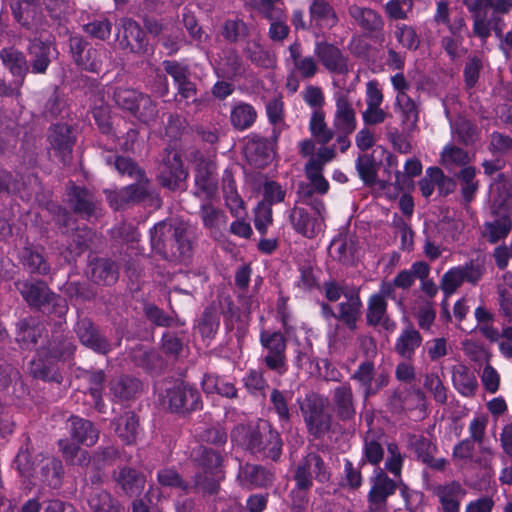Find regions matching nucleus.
<instances>
[{"label":"nucleus","mask_w":512,"mask_h":512,"mask_svg":"<svg viewBox=\"0 0 512 512\" xmlns=\"http://www.w3.org/2000/svg\"><path fill=\"white\" fill-rule=\"evenodd\" d=\"M13 466L23 483L34 484L33 480L37 479L52 489H59L63 484V463L51 454H32L28 448H20L13 460Z\"/></svg>","instance_id":"nucleus-1"},{"label":"nucleus","mask_w":512,"mask_h":512,"mask_svg":"<svg viewBox=\"0 0 512 512\" xmlns=\"http://www.w3.org/2000/svg\"><path fill=\"white\" fill-rule=\"evenodd\" d=\"M242 448L255 459L278 464L282 461L284 441L280 432L269 422L260 420L255 426L237 428Z\"/></svg>","instance_id":"nucleus-2"},{"label":"nucleus","mask_w":512,"mask_h":512,"mask_svg":"<svg viewBox=\"0 0 512 512\" xmlns=\"http://www.w3.org/2000/svg\"><path fill=\"white\" fill-rule=\"evenodd\" d=\"M152 250L170 262H184L192 255L191 232L184 223L160 221L150 229Z\"/></svg>","instance_id":"nucleus-3"},{"label":"nucleus","mask_w":512,"mask_h":512,"mask_svg":"<svg viewBox=\"0 0 512 512\" xmlns=\"http://www.w3.org/2000/svg\"><path fill=\"white\" fill-rule=\"evenodd\" d=\"M193 462L198 469L194 473V488L203 498L215 496L220 491V482L224 479V449H213L199 445L193 451Z\"/></svg>","instance_id":"nucleus-4"},{"label":"nucleus","mask_w":512,"mask_h":512,"mask_svg":"<svg viewBox=\"0 0 512 512\" xmlns=\"http://www.w3.org/2000/svg\"><path fill=\"white\" fill-rule=\"evenodd\" d=\"M14 285L32 310L65 320L69 309L66 299L52 291L45 281L39 279L17 280Z\"/></svg>","instance_id":"nucleus-5"},{"label":"nucleus","mask_w":512,"mask_h":512,"mask_svg":"<svg viewBox=\"0 0 512 512\" xmlns=\"http://www.w3.org/2000/svg\"><path fill=\"white\" fill-rule=\"evenodd\" d=\"M165 74H156L155 87L159 96L164 97L169 93L167 75L172 78L173 86L176 89V96L180 100H196L198 94L197 84L193 80V73L190 65L180 60H163L161 63Z\"/></svg>","instance_id":"nucleus-6"},{"label":"nucleus","mask_w":512,"mask_h":512,"mask_svg":"<svg viewBox=\"0 0 512 512\" xmlns=\"http://www.w3.org/2000/svg\"><path fill=\"white\" fill-rule=\"evenodd\" d=\"M164 403L170 413L179 417H189L203 409L202 395L199 389L186 381L178 380L165 390Z\"/></svg>","instance_id":"nucleus-7"},{"label":"nucleus","mask_w":512,"mask_h":512,"mask_svg":"<svg viewBox=\"0 0 512 512\" xmlns=\"http://www.w3.org/2000/svg\"><path fill=\"white\" fill-rule=\"evenodd\" d=\"M300 410L307 432L314 439H322L330 432L332 416L327 411V400L323 396L314 392L306 394Z\"/></svg>","instance_id":"nucleus-8"},{"label":"nucleus","mask_w":512,"mask_h":512,"mask_svg":"<svg viewBox=\"0 0 512 512\" xmlns=\"http://www.w3.org/2000/svg\"><path fill=\"white\" fill-rule=\"evenodd\" d=\"M259 342L264 354L260 361L265 367L279 376L288 372L289 365L286 356L287 338L281 331L261 330Z\"/></svg>","instance_id":"nucleus-9"},{"label":"nucleus","mask_w":512,"mask_h":512,"mask_svg":"<svg viewBox=\"0 0 512 512\" xmlns=\"http://www.w3.org/2000/svg\"><path fill=\"white\" fill-rule=\"evenodd\" d=\"M332 471L324 455L318 450H306L293 468L292 480L314 486V481L325 484L330 481Z\"/></svg>","instance_id":"nucleus-10"},{"label":"nucleus","mask_w":512,"mask_h":512,"mask_svg":"<svg viewBox=\"0 0 512 512\" xmlns=\"http://www.w3.org/2000/svg\"><path fill=\"white\" fill-rule=\"evenodd\" d=\"M227 309L225 310L222 301H212L207 305L195 323V330L199 333L202 340L208 344L215 339L220 328V316L224 318L231 317L233 313L234 304L228 297L225 299Z\"/></svg>","instance_id":"nucleus-11"},{"label":"nucleus","mask_w":512,"mask_h":512,"mask_svg":"<svg viewBox=\"0 0 512 512\" xmlns=\"http://www.w3.org/2000/svg\"><path fill=\"white\" fill-rule=\"evenodd\" d=\"M350 379L355 381L362 390L364 401L369 400L388 386L390 377L385 371L377 372L375 363L371 359H365L359 363Z\"/></svg>","instance_id":"nucleus-12"},{"label":"nucleus","mask_w":512,"mask_h":512,"mask_svg":"<svg viewBox=\"0 0 512 512\" xmlns=\"http://www.w3.org/2000/svg\"><path fill=\"white\" fill-rule=\"evenodd\" d=\"M116 40L119 48L127 53L144 55L149 50V41L145 30L132 18H121Z\"/></svg>","instance_id":"nucleus-13"},{"label":"nucleus","mask_w":512,"mask_h":512,"mask_svg":"<svg viewBox=\"0 0 512 512\" xmlns=\"http://www.w3.org/2000/svg\"><path fill=\"white\" fill-rule=\"evenodd\" d=\"M281 135L280 128H272L270 137L251 133L246 137L245 154L257 166L267 165L274 153Z\"/></svg>","instance_id":"nucleus-14"},{"label":"nucleus","mask_w":512,"mask_h":512,"mask_svg":"<svg viewBox=\"0 0 512 512\" xmlns=\"http://www.w3.org/2000/svg\"><path fill=\"white\" fill-rule=\"evenodd\" d=\"M47 141L54 156L64 165L70 163L77 135L72 125L55 123L49 127Z\"/></svg>","instance_id":"nucleus-15"},{"label":"nucleus","mask_w":512,"mask_h":512,"mask_svg":"<svg viewBox=\"0 0 512 512\" xmlns=\"http://www.w3.org/2000/svg\"><path fill=\"white\" fill-rule=\"evenodd\" d=\"M69 48L76 65L83 70L99 73L102 69L101 51L93 47L83 36L69 38Z\"/></svg>","instance_id":"nucleus-16"},{"label":"nucleus","mask_w":512,"mask_h":512,"mask_svg":"<svg viewBox=\"0 0 512 512\" xmlns=\"http://www.w3.org/2000/svg\"><path fill=\"white\" fill-rule=\"evenodd\" d=\"M397 483L383 470L371 478V488L367 495L368 512H387L388 498L395 494Z\"/></svg>","instance_id":"nucleus-17"},{"label":"nucleus","mask_w":512,"mask_h":512,"mask_svg":"<svg viewBox=\"0 0 512 512\" xmlns=\"http://www.w3.org/2000/svg\"><path fill=\"white\" fill-rule=\"evenodd\" d=\"M66 195L68 205L74 214L85 220H90L96 215L99 201L91 190L71 183L67 187Z\"/></svg>","instance_id":"nucleus-18"},{"label":"nucleus","mask_w":512,"mask_h":512,"mask_svg":"<svg viewBox=\"0 0 512 512\" xmlns=\"http://www.w3.org/2000/svg\"><path fill=\"white\" fill-rule=\"evenodd\" d=\"M314 55L321 65L330 73L344 75L349 71L348 57L333 43L325 40L316 41Z\"/></svg>","instance_id":"nucleus-19"},{"label":"nucleus","mask_w":512,"mask_h":512,"mask_svg":"<svg viewBox=\"0 0 512 512\" xmlns=\"http://www.w3.org/2000/svg\"><path fill=\"white\" fill-rule=\"evenodd\" d=\"M308 12L311 31L316 36L330 31L339 23L336 10L327 0H312Z\"/></svg>","instance_id":"nucleus-20"},{"label":"nucleus","mask_w":512,"mask_h":512,"mask_svg":"<svg viewBox=\"0 0 512 512\" xmlns=\"http://www.w3.org/2000/svg\"><path fill=\"white\" fill-rule=\"evenodd\" d=\"M74 329L80 343L95 353L105 355L111 351L110 342L91 319L87 317L79 319Z\"/></svg>","instance_id":"nucleus-21"},{"label":"nucleus","mask_w":512,"mask_h":512,"mask_svg":"<svg viewBox=\"0 0 512 512\" xmlns=\"http://www.w3.org/2000/svg\"><path fill=\"white\" fill-rule=\"evenodd\" d=\"M410 447L416 460L427 468L437 472H443L446 469L448 460L443 457L435 458V454L438 452L437 444L427 437L414 436L410 441Z\"/></svg>","instance_id":"nucleus-22"},{"label":"nucleus","mask_w":512,"mask_h":512,"mask_svg":"<svg viewBox=\"0 0 512 512\" xmlns=\"http://www.w3.org/2000/svg\"><path fill=\"white\" fill-rule=\"evenodd\" d=\"M18 260L23 269L30 275L48 276L51 264L45 254L44 248L27 243L19 252Z\"/></svg>","instance_id":"nucleus-23"},{"label":"nucleus","mask_w":512,"mask_h":512,"mask_svg":"<svg viewBox=\"0 0 512 512\" xmlns=\"http://www.w3.org/2000/svg\"><path fill=\"white\" fill-rule=\"evenodd\" d=\"M112 478L119 489L118 493L129 498L138 497L146 483L145 475L141 471L129 466H123L114 471Z\"/></svg>","instance_id":"nucleus-24"},{"label":"nucleus","mask_w":512,"mask_h":512,"mask_svg":"<svg viewBox=\"0 0 512 512\" xmlns=\"http://www.w3.org/2000/svg\"><path fill=\"white\" fill-rule=\"evenodd\" d=\"M237 477L244 487L268 488L275 481V472L262 464L245 463L240 466Z\"/></svg>","instance_id":"nucleus-25"},{"label":"nucleus","mask_w":512,"mask_h":512,"mask_svg":"<svg viewBox=\"0 0 512 512\" xmlns=\"http://www.w3.org/2000/svg\"><path fill=\"white\" fill-rule=\"evenodd\" d=\"M491 213L494 219L484 223L483 236L489 243L495 244L509 235L512 230V220L502 204L496 206L494 202Z\"/></svg>","instance_id":"nucleus-26"},{"label":"nucleus","mask_w":512,"mask_h":512,"mask_svg":"<svg viewBox=\"0 0 512 512\" xmlns=\"http://www.w3.org/2000/svg\"><path fill=\"white\" fill-rule=\"evenodd\" d=\"M187 176L188 172L184 169L180 156L175 154L160 164L157 180L163 188L175 191L181 188Z\"/></svg>","instance_id":"nucleus-27"},{"label":"nucleus","mask_w":512,"mask_h":512,"mask_svg":"<svg viewBox=\"0 0 512 512\" xmlns=\"http://www.w3.org/2000/svg\"><path fill=\"white\" fill-rule=\"evenodd\" d=\"M76 351L71 337L63 331H53L47 343L39 348V355H46L57 362L69 361Z\"/></svg>","instance_id":"nucleus-28"},{"label":"nucleus","mask_w":512,"mask_h":512,"mask_svg":"<svg viewBox=\"0 0 512 512\" xmlns=\"http://www.w3.org/2000/svg\"><path fill=\"white\" fill-rule=\"evenodd\" d=\"M332 408L338 420L342 422L354 421L356 404L354 394L349 382H344L332 391Z\"/></svg>","instance_id":"nucleus-29"},{"label":"nucleus","mask_w":512,"mask_h":512,"mask_svg":"<svg viewBox=\"0 0 512 512\" xmlns=\"http://www.w3.org/2000/svg\"><path fill=\"white\" fill-rule=\"evenodd\" d=\"M345 301L338 304L337 320L343 323L350 331L357 328V322L361 318L363 302L360 289L352 287L349 293L344 294Z\"/></svg>","instance_id":"nucleus-30"},{"label":"nucleus","mask_w":512,"mask_h":512,"mask_svg":"<svg viewBox=\"0 0 512 512\" xmlns=\"http://www.w3.org/2000/svg\"><path fill=\"white\" fill-rule=\"evenodd\" d=\"M218 193V181L208 164H199L194 172L193 194L200 201H212Z\"/></svg>","instance_id":"nucleus-31"},{"label":"nucleus","mask_w":512,"mask_h":512,"mask_svg":"<svg viewBox=\"0 0 512 512\" xmlns=\"http://www.w3.org/2000/svg\"><path fill=\"white\" fill-rule=\"evenodd\" d=\"M51 42L34 38L29 41L27 54L28 64L32 74H46L51 64Z\"/></svg>","instance_id":"nucleus-32"},{"label":"nucleus","mask_w":512,"mask_h":512,"mask_svg":"<svg viewBox=\"0 0 512 512\" xmlns=\"http://www.w3.org/2000/svg\"><path fill=\"white\" fill-rule=\"evenodd\" d=\"M71 440L87 447L94 446L99 439V430L92 421L71 415L67 421Z\"/></svg>","instance_id":"nucleus-33"},{"label":"nucleus","mask_w":512,"mask_h":512,"mask_svg":"<svg viewBox=\"0 0 512 512\" xmlns=\"http://www.w3.org/2000/svg\"><path fill=\"white\" fill-rule=\"evenodd\" d=\"M0 59L15 79L16 85H23L30 72L25 54L15 47H5L0 50Z\"/></svg>","instance_id":"nucleus-34"},{"label":"nucleus","mask_w":512,"mask_h":512,"mask_svg":"<svg viewBox=\"0 0 512 512\" xmlns=\"http://www.w3.org/2000/svg\"><path fill=\"white\" fill-rule=\"evenodd\" d=\"M348 14L366 35L371 36L383 30L382 16L371 8L352 4L348 7Z\"/></svg>","instance_id":"nucleus-35"},{"label":"nucleus","mask_w":512,"mask_h":512,"mask_svg":"<svg viewBox=\"0 0 512 512\" xmlns=\"http://www.w3.org/2000/svg\"><path fill=\"white\" fill-rule=\"evenodd\" d=\"M434 494L438 497L443 512H459L460 501L466 491L458 481L452 480L436 486Z\"/></svg>","instance_id":"nucleus-36"},{"label":"nucleus","mask_w":512,"mask_h":512,"mask_svg":"<svg viewBox=\"0 0 512 512\" xmlns=\"http://www.w3.org/2000/svg\"><path fill=\"white\" fill-rule=\"evenodd\" d=\"M423 337L410 323L404 327L394 344V351L402 358L411 361L416 350L421 346Z\"/></svg>","instance_id":"nucleus-37"},{"label":"nucleus","mask_w":512,"mask_h":512,"mask_svg":"<svg viewBox=\"0 0 512 512\" xmlns=\"http://www.w3.org/2000/svg\"><path fill=\"white\" fill-rule=\"evenodd\" d=\"M258 113L255 107L245 101L237 100L231 105L229 120L236 131L250 129L257 121Z\"/></svg>","instance_id":"nucleus-38"},{"label":"nucleus","mask_w":512,"mask_h":512,"mask_svg":"<svg viewBox=\"0 0 512 512\" xmlns=\"http://www.w3.org/2000/svg\"><path fill=\"white\" fill-rule=\"evenodd\" d=\"M30 372L34 378L45 382L61 384L63 381L58 362L46 355H39V349L37 350V357L31 361Z\"/></svg>","instance_id":"nucleus-39"},{"label":"nucleus","mask_w":512,"mask_h":512,"mask_svg":"<svg viewBox=\"0 0 512 512\" xmlns=\"http://www.w3.org/2000/svg\"><path fill=\"white\" fill-rule=\"evenodd\" d=\"M356 114L347 97L340 95L336 99V110L333 119V126L336 131L352 134L356 129Z\"/></svg>","instance_id":"nucleus-40"},{"label":"nucleus","mask_w":512,"mask_h":512,"mask_svg":"<svg viewBox=\"0 0 512 512\" xmlns=\"http://www.w3.org/2000/svg\"><path fill=\"white\" fill-rule=\"evenodd\" d=\"M10 7L14 19L27 29L40 20L41 7L38 0H11Z\"/></svg>","instance_id":"nucleus-41"},{"label":"nucleus","mask_w":512,"mask_h":512,"mask_svg":"<svg viewBox=\"0 0 512 512\" xmlns=\"http://www.w3.org/2000/svg\"><path fill=\"white\" fill-rule=\"evenodd\" d=\"M87 504L93 512H123L120 502L109 491L101 487L89 489Z\"/></svg>","instance_id":"nucleus-42"},{"label":"nucleus","mask_w":512,"mask_h":512,"mask_svg":"<svg viewBox=\"0 0 512 512\" xmlns=\"http://www.w3.org/2000/svg\"><path fill=\"white\" fill-rule=\"evenodd\" d=\"M42 329L32 317L19 320L16 324V341L22 349L32 350L41 337Z\"/></svg>","instance_id":"nucleus-43"},{"label":"nucleus","mask_w":512,"mask_h":512,"mask_svg":"<svg viewBox=\"0 0 512 512\" xmlns=\"http://www.w3.org/2000/svg\"><path fill=\"white\" fill-rule=\"evenodd\" d=\"M288 219L296 233L308 239L316 236L315 226L318 219L311 216L307 209L294 206L289 210Z\"/></svg>","instance_id":"nucleus-44"},{"label":"nucleus","mask_w":512,"mask_h":512,"mask_svg":"<svg viewBox=\"0 0 512 512\" xmlns=\"http://www.w3.org/2000/svg\"><path fill=\"white\" fill-rule=\"evenodd\" d=\"M222 192L225 205L234 216H239L244 210V202L237 190V184L234 179V173L231 169L224 170L222 175Z\"/></svg>","instance_id":"nucleus-45"},{"label":"nucleus","mask_w":512,"mask_h":512,"mask_svg":"<svg viewBox=\"0 0 512 512\" xmlns=\"http://www.w3.org/2000/svg\"><path fill=\"white\" fill-rule=\"evenodd\" d=\"M141 388V382L130 376H120L109 383V391L115 402H123L133 398Z\"/></svg>","instance_id":"nucleus-46"},{"label":"nucleus","mask_w":512,"mask_h":512,"mask_svg":"<svg viewBox=\"0 0 512 512\" xmlns=\"http://www.w3.org/2000/svg\"><path fill=\"white\" fill-rule=\"evenodd\" d=\"M26 387L21 380L19 371L10 366L0 367V391L12 395L15 398H21L26 392Z\"/></svg>","instance_id":"nucleus-47"},{"label":"nucleus","mask_w":512,"mask_h":512,"mask_svg":"<svg viewBox=\"0 0 512 512\" xmlns=\"http://www.w3.org/2000/svg\"><path fill=\"white\" fill-rule=\"evenodd\" d=\"M91 277L97 284L110 286L118 280L119 267L117 263L111 259H97L92 263Z\"/></svg>","instance_id":"nucleus-48"},{"label":"nucleus","mask_w":512,"mask_h":512,"mask_svg":"<svg viewBox=\"0 0 512 512\" xmlns=\"http://www.w3.org/2000/svg\"><path fill=\"white\" fill-rule=\"evenodd\" d=\"M139 417L132 411L125 412L115 421V433L126 444H134L137 440Z\"/></svg>","instance_id":"nucleus-49"},{"label":"nucleus","mask_w":512,"mask_h":512,"mask_svg":"<svg viewBox=\"0 0 512 512\" xmlns=\"http://www.w3.org/2000/svg\"><path fill=\"white\" fill-rule=\"evenodd\" d=\"M201 384L203 391L207 394L216 393L229 399L237 397L235 385L215 373L204 374Z\"/></svg>","instance_id":"nucleus-50"},{"label":"nucleus","mask_w":512,"mask_h":512,"mask_svg":"<svg viewBox=\"0 0 512 512\" xmlns=\"http://www.w3.org/2000/svg\"><path fill=\"white\" fill-rule=\"evenodd\" d=\"M187 344V333L185 330L163 332L161 337V350L171 358L178 359Z\"/></svg>","instance_id":"nucleus-51"},{"label":"nucleus","mask_w":512,"mask_h":512,"mask_svg":"<svg viewBox=\"0 0 512 512\" xmlns=\"http://www.w3.org/2000/svg\"><path fill=\"white\" fill-rule=\"evenodd\" d=\"M157 481L163 487L179 489L183 494L198 492L194 488V479L191 482L186 481L173 468H163L157 472Z\"/></svg>","instance_id":"nucleus-52"},{"label":"nucleus","mask_w":512,"mask_h":512,"mask_svg":"<svg viewBox=\"0 0 512 512\" xmlns=\"http://www.w3.org/2000/svg\"><path fill=\"white\" fill-rule=\"evenodd\" d=\"M129 113L139 122L151 125L156 122L159 110L157 103L148 94L143 93Z\"/></svg>","instance_id":"nucleus-53"},{"label":"nucleus","mask_w":512,"mask_h":512,"mask_svg":"<svg viewBox=\"0 0 512 512\" xmlns=\"http://www.w3.org/2000/svg\"><path fill=\"white\" fill-rule=\"evenodd\" d=\"M309 132L315 142L321 145H326L333 139L334 131L327 126L322 109L313 110L309 120Z\"/></svg>","instance_id":"nucleus-54"},{"label":"nucleus","mask_w":512,"mask_h":512,"mask_svg":"<svg viewBox=\"0 0 512 512\" xmlns=\"http://www.w3.org/2000/svg\"><path fill=\"white\" fill-rule=\"evenodd\" d=\"M355 168L361 181L366 186H374L377 181L379 164L372 154H360L355 161Z\"/></svg>","instance_id":"nucleus-55"},{"label":"nucleus","mask_w":512,"mask_h":512,"mask_svg":"<svg viewBox=\"0 0 512 512\" xmlns=\"http://www.w3.org/2000/svg\"><path fill=\"white\" fill-rule=\"evenodd\" d=\"M453 384L456 390L465 397H471L478 388L476 376L465 366H460L453 373Z\"/></svg>","instance_id":"nucleus-56"},{"label":"nucleus","mask_w":512,"mask_h":512,"mask_svg":"<svg viewBox=\"0 0 512 512\" xmlns=\"http://www.w3.org/2000/svg\"><path fill=\"white\" fill-rule=\"evenodd\" d=\"M107 164L114 165V168L121 174L135 178L136 180H145V171L130 157L121 155L108 156Z\"/></svg>","instance_id":"nucleus-57"},{"label":"nucleus","mask_w":512,"mask_h":512,"mask_svg":"<svg viewBox=\"0 0 512 512\" xmlns=\"http://www.w3.org/2000/svg\"><path fill=\"white\" fill-rule=\"evenodd\" d=\"M121 451L115 445L99 446L92 453V469L105 470L121 458Z\"/></svg>","instance_id":"nucleus-58"},{"label":"nucleus","mask_w":512,"mask_h":512,"mask_svg":"<svg viewBox=\"0 0 512 512\" xmlns=\"http://www.w3.org/2000/svg\"><path fill=\"white\" fill-rule=\"evenodd\" d=\"M388 303L382 295L371 294L367 301L366 323L369 326L376 327L382 322L387 314Z\"/></svg>","instance_id":"nucleus-59"},{"label":"nucleus","mask_w":512,"mask_h":512,"mask_svg":"<svg viewBox=\"0 0 512 512\" xmlns=\"http://www.w3.org/2000/svg\"><path fill=\"white\" fill-rule=\"evenodd\" d=\"M272 410L277 414L279 424L282 428L289 426L292 419V413L285 393L274 388L270 394Z\"/></svg>","instance_id":"nucleus-60"},{"label":"nucleus","mask_w":512,"mask_h":512,"mask_svg":"<svg viewBox=\"0 0 512 512\" xmlns=\"http://www.w3.org/2000/svg\"><path fill=\"white\" fill-rule=\"evenodd\" d=\"M223 76L233 80L244 74L245 68L243 59L235 49H230L224 53L222 58Z\"/></svg>","instance_id":"nucleus-61"},{"label":"nucleus","mask_w":512,"mask_h":512,"mask_svg":"<svg viewBox=\"0 0 512 512\" xmlns=\"http://www.w3.org/2000/svg\"><path fill=\"white\" fill-rule=\"evenodd\" d=\"M199 216L203 226L210 230L218 229L220 223L226 221L224 212L215 207L211 201H201Z\"/></svg>","instance_id":"nucleus-62"},{"label":"nucleus","mask_w":512,"mask_h":512,"mask_svg":"<svg viewBox=\"0 0 512 512\" xmlns=\"http://www.w3.org/2000/svg\"><path fill=\"white\" fill-rule=\"evenodd\" d=\"M383 458L384 449L382 444L376 439L365 438L362 449V457L359 461L360 467H363L365 464L378 467L379 464L383 461Z\"/></svg>","instance_id":"nucleus-63"},{"label":"nucleus","mask_w":512,"mask_h":512,"mask_svg":"<svg viewBox=\"0 0 512 512\" xmlns=\"http://www.w3.org/2000/svg\"><path fill=\"white\" fill-rule=\"evenodd\" d=\"M242 382L247 392L252 396L265 395V391L269 387L264 372L260 369H249Z\"/></svg>","instance_id":"nucleus-64"}]
</instances>
